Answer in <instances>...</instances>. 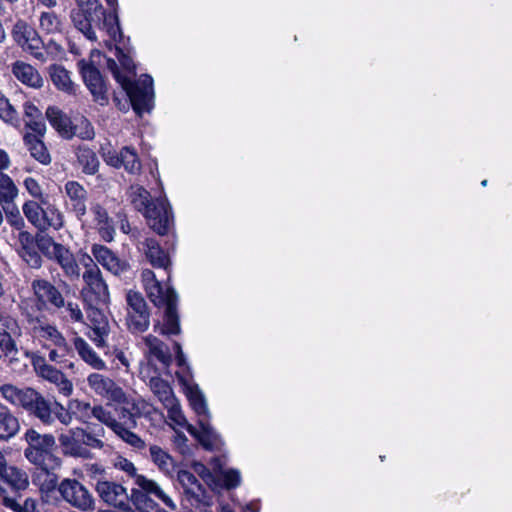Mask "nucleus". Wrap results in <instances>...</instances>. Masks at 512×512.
Instances as JSON below:
<instances>
[{
	"label": "nucleus",
	"instance_id": "15",
	"mask_svg": "<svg viewBox=\"0 0 512 512\" xmlns=\"http://www.w3.org/2000/svg\"><path fill=\"white\" fill-rule=\"evenodd\" d=\"M95 490L99 498L110 506L123 507L131 499L127 489L122 484L112 480L98 479Z\"/></svg>",
	"mask_w": 512,
	"mask_h": 512
},
{
	"label": "nucleus",
	"instance_id": "24",
	"mask_svg": "<svg viewBox=\"0 0 512 512\" xmlns=\"http://www.w3.org/2000/svg\"><path fill=\"white\" fill-rule=\"evenodd\" d=\"M141 276L147 296L156 307L163 306L170 296L177 295L171 287L164 289L152 270L144 269Z\"/></svg>",
	"mask_w": 512,
	"mask_h": 512
},
{
	"label": "nucleus",
	"instance_id": "8",
	"mask_svg": "<svg viewBox=\"0 0 512 512\" xmlns=\"http://www.w3.org/2000/svg\"><path fill=\"white\" fill-rule=\"evenodd\" d=\"M126 325L132 333L145 332L150 325L148 306L139 292L128 291L126 294Z\"/></svg>",
	"mask_w": 512,
	"mask_h": 512
},
{
	"label": "nucleus",
	"instance_id": "25",
	"mask_svg": "<svg viewBox=\"0 0 512 512\" xmlns=\"http://www.w3.org/2000/svg\"><path fill=\"white\" fill-rule=\"evenodd\" d=\"M198 424L200 426L199 430L187 422L183 426H186L187 431L195 436L205 449H220L223 445V441L220 435L210 425L209 419L200 418L198 419Z\"/></svg>",
	"mask_w": 512,
	"mask_h": 512
},
{
	"label": "nucleus",
	"instance_id": "32",
	"mask_svg": "<svg viewBox=\"0 0 512 512\" xmlns=\"http://www.w3.org/2000/svg\"><path fill=\"white\" fill-rule=\"evenodd\" d=\"M139 249L144 252L153 267L163 268L168 271L171 265L170 259L155 239H145L143 242L139 243Z\"/></svg>",
	"mask_w": 512,
	"mask_h": 512
},
{
	"label": "nucleus",
	"instance_id": "34",
	"mask_svg": "<svg viewBox=\"0 0 512 512\" xmlns=\"http://www.w3.org/2000/svg\"><path fill=\"white\" fill-rule=\"evenodd\" d=\"M73 345L80 358L92 369L100 371L107 368L105 361L83 338L75 337L73 340Z\"/></svg>",
	"mask_w": 512,
	"mask_h": 512
},
{
	"label": "nucleus",
	"instance_id": "48",
	"mask_svg": "<svg viewBox=\"0 0 512 512\" xmlns=\"http://www.w3.org/2000/svg\"><path fill=\"white\" fill-rule=\"evenodd\" d=\"M188 399L197 416L204 419H210V413L204 395L198 388H190Z\"/></svg>",
	"mask_w": 512,
	"mask_h": 512
},
{
	"label": "nucleus",
	"instance_id": "11",
	"mask_svg": "<svg viewBox=\"0 0 512 512\" xmlns=\"http://www.w3.org/2000/svg\"><path fill=\"white\" fill-rule=\"evenodd\" d=\"M149 387L167 409L169 418L176 424L183 426L186 423V418L169 383L160 377H152L149 380Z\"/></svg>",
	"mask_w": 512,
	"mask_h": 512
},
{
	"label": "nucleus",
	"instance_id": "61",
	"mask_svg": "<svg viewBox=\"0 0 512 512\" xmlns=\"http://www.w3.org/2000/svg\"><path fill=\"white\" fill-rule=\"evenodd\" d=\"M35 241L36 238H34L30 232L25 230L18 232L17 243L19 245V250H25L35 246Z\"/></svg>",
	"mask_w": 512,
	"mask_h": 512
},
{
	"label": "nucleus",
	"instance_id": "56",
	"mask_svg": "<svg viewBox=\"0 0 512 512\" xmlns=\"http://www.w3.org/2000/svg\"><path fill=\"white\" fill-rule=\"evenodd\" d=\"M0 350L7 357H13L18 353V348L14 339L3 329H0Z\"/></svg>",
	"mask_w": 512,
	"mask_h": 512
},
{
	"label": "nucleus",
	"instance_id": "14",
	"mask_svg": "<svg viewBox=\"0 0 512 512\" xmlns=\"http://www.w3.org/2000/svg\"><path fill=\"white\" fill-rule=\"evenodd\" d=\"M63 194L66 210L72 212L78 220H82L87 213V190L79 182L69 180L64 184Z\"/></svg>",
	"mask_w": 512,
	"mask_h": 512
},
{
	"label": "nucleus",
	"instance_id": "55",
	"mask_svg": "<svg viewBox=\"0 0 512 512\" xmlns=\"http://www.w3.org/2000/svg\"><path fill=\"white\" fill-rule=\"evenodd\" d=\"M73 136H77L83 140H91L94 138L95 132L91 123L85 119H80L75 125H72Z\"/></svg>",
	"mask_w": 512,
	"mask_h": 512
},
{
	"label": "nucleus",
	"instance_id": "19",
	"mask_svg": "<svg viewBox=\"0 0 512 512\" xmlns=\"http://www.w3.org/2000/svg\"><path fill=\"white\" fill-rule=\"evenodd\" d=\"M0 479L9 485L14 491H24L29 486L28 474L12 465H8L3 452L0 451ZM6 492V489L0 484V494Z\"/></svg>",
	"mask_w": 512,
	"mask_h": 512
},
{
	"label": "nucleus",
	"instance_id": "36",
	"mask_svg": "<svg viewBox=\"0 0 512 512\" xmlns=\"http://www.w3.org/2000/svg\"><path fill=\"white\" fill-rule=\"evenodd\" d=\"M20 431V422L14 413L0 402V440L7 441Z\"/></svg>",
	"mask_w": 512,
	"mask_h": 512
},
{
	"label": "nucleus",
	"instance_id": "60",
	"mask_svg": "<svg viewBox=\"0 0 512 512\" xmlns=\"http://www.w3.org/2000/svg\"><path fill=\"white\" fill-rule=\"evenodd\" d=\"M25 124L35 133L34 135L38 138L44 136L46 132V124L42 118V115L34 119L25 120Z\"/></svg>",
	"mask_w": 512,
	"mask_h": 512
},
{
	"label": "nucleus",
	"instance_id": "2",
	"mask_svg": "<svg viewBox=\"0 0 512 512\" xmlns=\"http://www.w3.org/2000/svg\"><path fill=\"white\" fill-rule=\"evenodd\" d=\"M0 394L8 403L23 408L43 425L51 426L56 420L65 426L72 423L71 413L61 403L46 399L33 388L21 389L12 384H3Z\"/></svg>",
	"mask_w": 512,
	"mask_h": 512
},
{
	"label": "nucleus",
	"instance_id": "44",
	"mask_svg": "<svg viewBox=\"0 0 512 512\" xmlns=\"http://www.w3.org/2000/svg\"><path fill=\"white\" fill-rule=\"evenodd\" d=\"M82 445L92 449H102L104 447L103 438L105 436V429L101 425H88L82 428Z\"/></svg>",
	"mask_w": 512,
	"mask_h": 512
},
{
	"label": "nucleus",
	"instance_id": "27",
	"mask_svg": "<svg viewBox=\"0 0 512 512\" xmlns=\"http://www.w3.org/2000/svg\"><path fill=\"white\" fill-rule=\"evenodd\" d=\"M11 72L19 82L29 88L40 89L44 85V79L39 71L24 61L18 60L12 63Z\"/></svg>",
	"mask_w": 512,
	"mask_h": 512
},
{
	"label": "nucleus",
	"instance_id": "6",
	"mask_svg": "<svg viewBox=\"0 0 512 512\" xmlns=\"http://www.w3.org/2000/svg\"><path fill=\"white\" fill-rule=\"evenodd\" d=\"M24 441L27 447L24 456L31 464H44L46 461L61 465V459L54 454L56 439L52 434H42L34 428H29L24 433Z\"/></svg>",
	"mask_w": 512,
	"mask_h": 512
},
{
	"label": "nucleus",
	"instance_id": "50",
	"mask_svg": "<svg viewBox=\"0 0 512 512\" xmlns=\"http://www.w3.org/2000/svg\"><path fill=\"white\" fill-rule=\"evenodd\" d=\"M43 204L34 200L24 202L22 211L27 220L37 229L41 226V214Z\"/></svg>",
	"mask_w": 512,
	"mask_h": 512
},
{
	"label": "nucleus",
	"instance_id": "63",
	"mask_svg": "<svg viewBox=\"0 0 512 512\" xmlns=\"http://www.w3.org/2000/svg\"><path fill=\"white\" fill-rule=\"evenodd\" d=\"M79 263V265H82L85 268L84 273L97 272L100 270L95 264L94 259L87 253L80 254Z\"/></svg>",
	"mask_w": 512,
	"mask_h": 512
},
{
	"label": "nucleus",
	"instance_id": "9",
	"mask_svg": "<svg viewBox=\"0 0 512 512\" xmlns=\"http://www.w3.org/2000/svg\"><path fill=\"white\" fill-rule=\"evenodd\" d=\"M58 491L65 502L81 511L93 510L95 507L91 492L76 479H63L59 483Z\"/></svg>",
	"mask_w": 512,
	"mask_h": 512
},
{
	"label": "nucleus",
	"instance_id": "18",
	"mask_svg": "<svg viewBox=\"0 0 512 512\" xmlns=\"http://www.w3.org/2000/svg\"><path fill=\"white\" fill-rule=\"evenodd\" d=\"M104 161L114 167H123L126 172L130 174H139L142 168V164L137 155L135 149L125 146L119 152L109 151L104 154Z\"/></svg>",
	"mask_w": 512,
	"mask_h": 512
},
{
	"label": "nucleus",
	"instance_id": "39",
	"mask_svg": "<svg viewBox=\"0 0 512 512\" xmlns=\"http://www.w3.org/2000/svg\"><path fill=\"white\" fill-rule=\"evenodd\" d=\"M50 124L66 138L73 137L71 120L57 107L50 106L46 110Z\"/></svg>",
	"mask_w": 512,
	"mask_h": 512
},
{
	"label": "nucleus",
	"instance_id": "57",
	"mask_svg": "<svg viewBox=\"0 0 512 512\" xmlns=\"http://www.w3.org/2000/svg\"><path fill=\"white\" fill-rule=\"evenodd\" d=\"M19 255L31 268L38 269L42 266V257L36 250V246L19 250Z\"/></svg>",
	"mask_w": 512,
	"mask_h": 512
},
{
	"label": "nucleus",
	"instance_id": "30",
	"mask_svg": "<svg viewBox=\"0 0 512 512\" xmlns=\"http://www.w3.org/2000/svg\"><path fill=\"white\" fill-rule=\"evenodd\" d=\"M118 404H125L123 407V412H127L129 428H134L137 425L136 419L140 417H147L151 414L152 411H155V408L147 403L145 400L141 398H133L127 396L124 392V400L123 401H115Z\"/></svg>",
	"mask_w": 512,
	"mask_h": 512
},
{
	"label": "nucleus",
	"instance_id": "5",
	"mask_svg": "<svg viewBox=\"0 0 512 512\" xmlns=\"http://www.w3.org/2000/svg\"><path fill=\"white\" fill-rule=\"evenodd\" d=\"M129 199L134 208L146 218L148 225L159 235H165L173 225V215L167 200L151 199L150 193L141 185H131Z\"/></svg>",
	"mask_w": 512,
	"mask_h": 512
},
{
	"label": "nucleus",
	"instance_id": "52",
	"mask_svg": "<svg viewBox=\"0 0 512 512\" xmlns=\"http://www.w3.org/2000/svg\"><path fill=\"white\" fill-rule=\"evenodd\" d=\"M0 118L11 125L19 123V114L10 103L9 99L0 92Z\"/></svg>",
	"mask_w": 512,
	"mask_h": 512
},
{
	"label": "nucleus",
	"instance_id": "51",
	"mask_svg": "<svg viewBox=\"0 0 512 512\" xmlns=\"http://www.w3.org/2000/svg\"><path fill=\"white\" fill-rule=\"evenodd\" d=\"M39 27L43 32L53 34L60 31L61 20L52 11L42 12L39 17Z\"/></svg>",
	"mask_w": 512,
	"mask_h": 512
},
{
	"label": "nucleus",
	"instance_id": "13",
	"mask_svg": "<svg viewBox=\"0 0 512 512\" xmlns=\"http://www.w3.org/2000/svg\"><path fill=\"white\" fill-rule=\"evenodd\" d=\"M85 287L82 289L84 301L89 306H104L110 301L108 286L102 278L101 271L83 273Z\"/></svg>",
	"mask_w": 512,
	"mask_h": 512
},
{
	"label": "nucleus",
	"instance_id": "62",
	"mask_svg": "<svg viewBox=\"0 0 512 512\" xmlns=\"http://www.w3.org/2000/svg\"><path fill=\"white\" fill-rule=\"evenodd\" d=\"M70 351L71 348L68 342H66L65 350L56 347V349H52L49 351L48 358L51 362L62 363L66 356L70 353Z\"/></svg>",
	"mask_w": 512,
	"mask_h": 512
},
{
	"label": "nucleus",
	"instance_id": "37",
	"mask_svg": "<svg viewBox=\"0 0 512 512\" xmlns=\"http://www.w3.org/2000/svg\"><path fill=\"white\" fill-rule=\"evenodd\" d=\"M61 267L64 275L70 280H78L81 276L80 266L74 254L65 246L53 259Z\"/></svg>",
	"mask_w": 512,
	"mask_h": 512
},
{
	"label": "nucleus",
	"instance_id": "43",
	"mask_svg": "<svg viewBox=\"0 0 512 512\" xmlns=\"http://www.w3.org/2000/svg\"><path fill=\"white\" fill-rule=\"evenodd\" d=\"M19 195V189L14 180L0 171V205L5 207L13 204Z\"/></svg>",
	"mask_w": 512,
	"mask_h": 512
},
{
	"label": "nucleus",
	"instance_id": "53",
	"mask_svg": "<svg viewBox=\"0 0 512 512\" xmlns=\"http://www.w3.org/2000/svg\"><path fill=\"white\" fill-rule=\"evenodd\" d=\"M220 486L226 489H234L241 483V474L236 469L222 470L218 474Z\"/></svg>",
	"mask_w": 512,
	"mask_h": 512
},
{
	"label": "nucleus",
	"instance_id": "26",
	"mask_svg": "<svg viewBox=\"0 0 512 512\" xmlns=\"http://www.w3.org/2000/svg\"><path fill=\"white\" fill-rule=\"evenodd\" d=\"M88 318L91 322V340L97 347L106 346V339L110 333V325L107 316L100 310L99 306H90Z\"/></svg>",
	"mask_w": 512,
	"mask_h": 512
},
{
	"label": "nucleus",
	"instance_id": "22",
	"mask_svg": "<svg viewBox=\"0 0 512 512\" xmlns=\"http://www.w3.org/2000/svg\"><path fill=\"white\" fill-rule=\"evenodd\" d=\"M34 465L36 468L32 474V482L39 488L40 492L48 494L56 488L58 489L59 476L56 470L59 469L61 465H56L51 461Z\"/></svg>",
	"mask_w": 512,
	"mask_h": 512
},
{
	"label": "nucleus",
	"instance_id": "7",
	"mask_svg": "<svg viewBox=\"0 0 512 512\" xmlns=\"http://www.w3.org/2000/svg\"><path fill=\"white\" fill-rule=\"evenodd\" d=\"M135 484L140 490L132 489L131 501L138 510H146L149 508L153 509V502L147 499V496H154L161 500L168 508L175 510L176 504L169 497L160 485L152 479H148L143 475L136 476Z\"/></svg>",
	"mask_w": 512,
	"mask_h": 512
},
{
	"label": "nucleus",
	"instance_id": "23",
	"mask_svg": "<svg viewBox=\"0 0 512 512\" xmlns=\"http://www.w3.org/2000/svg\"><path fill=\"white\" fill-rule=\"evenodd\" d=\"M82 435L81 427L70 428L60 433L58 441L64 455L84 459L90 457L89 449L82 445Z\"/></svg>",
	"mask_w": 512,
	"mask_h": 512
},
{
	"label": "nucleus",
	"instance_id": "35",
	"mask_svg": "<svg viewBox=\"0 0 512 512\" xmlns=\"http://www.w3.org/2000/svg\"><path fill=\"white\" fill-rule=\"evenodd\" d=\"M43 204L41 214V226L39 230L45 231L49 228L59 230L64 226V215L56 205L49 203L45 199L40 200Z\"/></svg>",
	"mask_w": 512,
	"mask_h": 512
},
{
	"label": "nucleus",
	"instance_id": "38",
	"mask_svg": "<svg viewBox=\"0 0 512 512\" xmlns=\"http://www.w3.org/2000/svg\"><path fill=\"white\" fill-rule=\"evenodd\" d=\"M49 76L55 87L67 94H75L77 85L71 80L70 72L61 65H51L49 67Z\"/></svg>",
	"mask_w": 512,
	"mask_h": 512
},
{
	"label": "nucleus",
	"instance_id": "3",
	"mask_svg": "<svg viewBox=\"0 0 512 512\" xmlns=\"http://www.w3.org/2000/svg\"><path fill=\"white\" fill-rule=\"evenodd\" d=\"M76 2L78 10L72 12V21L89 40L97 39L93 27L106 32L113 41L122 37L117 13H107L98 0H76Z\"/></svg>",
	"mask_w": 512,
	"mask_h": 512
},
{
	"label": "nucleus",
	"instance_id": "54",
	"mask_svg": "<svg viewBox=\"0 0 512 512\" xmlns=\"http://www.w3.org/2000/svg\"><path fill=\"white\" fill-rule=\"evenodd\" d=\"M2 209H3V211H4L5 215H6L7 222L15 230H17L18 232L21 231V230H24L25 221H24L23 217L21 216L19 209L15 205V202L13 204H11V205H7L5 207H2Z\"/></svg>",
	"mask_w": 512,
	"mask_h": 512
},
{
	"label": "nucleus",
	"instance_id": "16",
	"mask_svg": "<svg viewBox=\"0 0 512 512\" xmlns=\"http://www.w3.org/2000/svg\"><path fill=\"white\" fill-rule=\"evenodd\" d=\"M36 373L43 379L55 384L59 393L70 396L73 392L72 382L60 370L46 363L42 357H35L32 361Z\"/></svg>",
	"mask_w": 512,
	"mask_h": 512
},
{
	"label": "nucleus",
	"instance_id": "41",
	"mask_svg": "<svg viewBox=\"0 0 512 512\" xmlns=\"http://www.w3.org/2000/svg\"><path fill=\"white\" fill-rule=\"evenodd\" d=\"M143 342L151 356L165 365L170 364L171 354L166 344L153 335L143 337Z\"/></svg>",
	"mask_w": 512,
	"mask_h": 512
},
{
	"label": "nucleus",
	"instance_id": "58",
	"mask_svg": "<svg viewBox=\"0 0 512 512\" xmlns=\"http://www.w3.org/2000/svg\"><path fill=\"white\" fill-rule=\"evenodd\" d=\"M114 466L116 469L125 472L128 476L134 478L136 480V476H140L137 474V469L134 464L123 457H117L114 461Z\"/></svg>",
	"mask_w": 512,
	"mask_h": 512
},
{
	"label": "nucleus",
	"instance_id": "42",
	"mask_svg": "<svg viewBox=\"0 0 512 512\" xmlns=\"http://www.w3.org/2000/svg\"><path fill=\"white\" fill-rule=\"evenodd\" d=\"M24 143L30 151L31 156L41 164L47 165L51 162L50 154L40 138L31 133H27L24 135Z\"/></svg>",
	"mask_w": 512,
	"mask_h": 512
},
{
	"label": "nucleus",
	"instance_id": "31",
	"mask_svg": "<svg viewBox=\"0 0 512 512\" xmlns=\"http://www.w3.org/2000/svg\"><path fill=\"white\" fill-rule=\"evenodd\" d=\"M34 337L51 342L55 347L65 350L66 338L55 324L49 323L46 318L30 328Z\"/></svg>",
	"mask_w": 512,
	"mask_h": 512
},
{
	"label": "nucleus",
	"instance_id": "33",
	"mask_svg": "<svg viewBox=\"0 0 512 512\" xmlns=\"http://www.w3.org/2000/svg\"><path fill=\"white\" fill-rule=\"evenodd\" d=\"M91 213L94 216L95 226L101 238L106 242H111L115 236V228L107 210L100 204H94L91 207Z\"/></svg>",
	"mask_w": 512,
	"mask_h": 512
},
{
	"label": "nucleus",
	"instance_id": "1",
	"mask_svg": "<svg viewBox=\"0 0 512 512\" xmlns=\"http://www.w3.org/2000/svg\"><path fill=\"white\" fill-rule=\"evenodd\" d=\"M121 38L117 41L109 39L107 45L112 51V43H114V56L117 58L122 70L119 69L115 59L107 58V68L112 72L116 81L122 86L127 93L133 109L138 114L149 111L153 100V80L149 75H143L138 81L134 82L135 66L132 58L126 54L119 46Z\"/></svg>",
	"mask_w": 512,
	"mask_h": 512
},
{
	"label": "nucleus",
	"instance_id": "64",
	"mask_svg": "<svg viewBox=\"0 0 512 512\" xmlns=\"http://www.w3.org/2000/svg\"><path fill=\"white\" fill-rule=\"evenodd\" d=\"M194 470L205 482L210 483L214 481V476L203 464H195Z\"/></svg>",
	"mask_w": 512,
	"mask_h": 512
},
{
	"label": "nucleus",
	"instance_id": "21",
	"mask_svg": "<svg viewBox=\"0 0 512 512\" xmlns=\"http://www.w3.org/2000/svg\"><path fill=\"white\" fill-rule=\"evenodd\" d=\"M79 67L83 80L92 93L94 100L100 105L107 104V89L99 70L85 61L79 62Z\"/></svg>",
	"mask_w": 512,
	"mask_h": 512
},
{
	"label": "nucleus",
	"instance_id": "46",
	"mask_svg": "<svg viewBox=\"0 0 512 512\" xmlns=\"http://www.w3.org/2000/svg\"><path fill=\"white\" fill-rule=\"evenodd\" d=\"M149 456L151 461L158 467L164 474H171L175 467L174 459L168 452L158 445H151L149 447Z\"/></svg>",
	"mask_w": 512,
	"mask_h": 512
},
{
	"label": "nucleus",
	"instance_id": "20",
	"mask_svg": "<svg viewBox=\"0 0 512 512\" xmlns=\"http://www.w3.org/2000/svg\"><path fill=\"white\" fill-rule=\"evenodd\" d=\"M177 478L184 488L191 506L199 507L200 505L210 504L206 489L193 473L187 470H180L177 474Z\"/></svg>",
	"mask_w": 512,
	"mask_h": 512
},
{
	"label": "nucleus",
	"instance_id": "45",
	"mask_svg": "<svg viewBox=\"0 0 512 512\" xmlns=\"http://www.w3.org/2000/svg\"><path fill=\"white\" fill-rule=\"evenodd\" d=\"M76 155L83 173L94 175L98 171L100 162L92 149L87 146H80L77 149Z\"/></svg>",
	"mask_w": 512,
	"mask_h": 512
},
{
	"label": "nucleus",
	"instance_id": "28",
	"mask_svg": "<svg viewBox=\"0 0 512 512\" xmlns=\"http://www.w3.org/2000/svg\"><path fill=\"white\" fill-rule=\"evenodd\" d=\"M178 295H172L162 306L165 308V319L163 324H156L154 330L163 335H177L181 332L179 318L177 315Z\"/></svg>",
	"mask_w": 512,
	"mask_h": 512
},
{
	"label": "nucleus",
	"instance_id": "29",
	"mask_svg": "<svg viewBox=\"0 0 512 512\" xmlns=\"http://www.w3.org/2000/svg\"><path fill=\"white\" fill-rule=\"evenodd\" d=\"M91 253L95 260L105 269L115 275H119L127 270L126 262L121 261L109 248L104 245L94 244Z\"/></svg>",
	"mask_w": 512,
	"mask_h": 512
},
{
	"label": "nucleus",
	"instance_id": "40",
	"mask_svg": "<svg viewBox=\"0 0 512 512\" xmlns=\"http://www.w3.org/2000/svg\"><path fill=\"white\" fill-rule=\"evenodd\" d=\"M19 309L21 312V315L24 316L29 329L32 328V326H35L38 324L41 320H43L45 317L43 315H40V313L44 310L43 306L39 305V301L32 298H24L21 299L19 303Z\"/></svg>",
	"mask_w": 512,
	"mask_h": 512
},
{
	"label": "nucleus",
	"instance_id": "59",
	"mask_svg": "<svg viewBox=\"0 0 512 512\" xmlns=\"http://www.w3.org/2000/svg\"><path fill=\"white\" fill-rule=\"evenodd\" d=\"M23 185H24L25 189L27 190V192L33 198L39 199V200L43 199L42 187L40 186V184L38 183V181L36 179H34L33 177H27L24 180Z\"/></svg>",
	"mask_w": 512,
	"mask_h": 512
},
{
	"label": "nucleus",
	"instance_id": "4",
	"mask_svg": "<svg viewBox=\"0 0 512 512\" xmlns=\"http://www.w3.org/2000/svg\"><path fill=\"white\" fill-rule=\"evenodd\" d=\"M31 290L39 305L44 309H52L65 323L83 324L85 317L77 302L66 299L62 291L52 282L44 278H35L31 282Z\"/></svg>",
	"mask_w": 512,
	"mask_h": 512
},
{
	"label": "nucleus",
	"instance_id": "17",
	"mask_svg": "<svg viewBox=\"0 0 512 512\" xmlns=\"http://www.w3.org/2000/svg\"><path fill=\"white\" fill-rule=\"evenodd\" d=\"M89 388L98 396L109 401H123L124 391L108 376L100 373H91L87 377Z\"/></svg>",
	"mask_w": 512,
	"mask_h": 512
},
{
	"label": "nucleus",
	"instance_id": "47",
	"mask_svg": "<svg viewBox=\"0 0 512 512\" xmlns=\"http://www.w3.org/2000/svg\"><path fill=\"white\" fill-rule=\"evenodd\" d=\"M0 501L3 506L13 512H40L37 501L33 498H26L20 503L19 498L10 497L7 492L0 494Z\"/></svg>",
	"mask_w": 512,
	"mask_h": 512
},
{
	"label": "nucleus",
	"instance_id": "10",
	"mask_svg": "<svg viewBox=\"0 0 512 512\" xmlns=\"http://www.w3.org/2000/svg\"><path fill=\"white\" fill-rule=\"evenodd\" d=\"M13 40L25 51H28L39 61H46V52L43 49V41L36 32L24 20H18L11 31Z\"/></svg>",
	"mask_w": 512,
	"mask_h": 512
},
{
	"label": "nucleus",
	"instance_id": "12",
	"mask_svg": "<svg viewBox=\"0 0 512 512\" xmlns=\"http://www.w3.org/2000/svg\"><path fill=\"white\" fill-rule=\"evenodd\" d=\"M91 414L99 422L109 427L120 439L135 449L141 450L145 448V442L129 428L125 427L123 423L115 419L113 414L106 410L103 406H93Z\"/></svg>",
	"mask_w": 512,
	"mask_h": 512
},
{
	"label": "nucleus",
	"instance_id": "49",
	"mask_svg": "<svg viewBox=\"0 0 512 512\" xmlns=\"http://www.w3.org/2000/svg\"><path fill=\"white\" fill-rule=\"evenodd\" d=\"M35 246L47 258L53 260L64 245L56 243L47 235H38L36 237Z\"/></svg>",
	"mask_w": 512,
	"mask_h": 512
}]
</instances>
